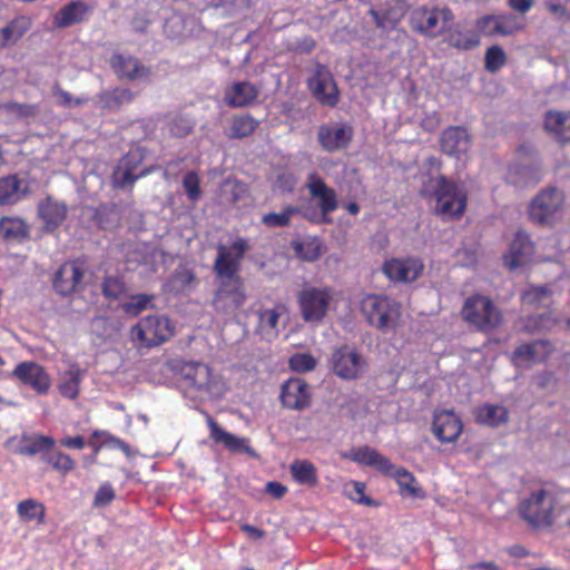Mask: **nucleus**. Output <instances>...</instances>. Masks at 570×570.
<instances>
[{"instance_id": "nucleus-11", "label": "nucleus", "mask_w": 570, "mask_h": 570, "mask_svg": "<svg viewBox=\"0 0 570 570\" xmlns=\"http://www.w3.org/2000/svg\"><path fill=\"white\" fill-rule=\"evenodd\" d=\"M331 363L333 372L346 381L357 380L367 367V362L362 354L347 344L333 351Z\"/></svg>"}, {"instance_id": "nucleus-49", "label": "nucleus", "mask_w": 570, "mask_h": 570, "mask_svg": "<svg viewBox=\"0 0 570 570\" xmlns=\"http://www.w3.org/2000/svg\"><path fill=\"white\" fill-rule=\"evenodd\" d=\"M297 213V207L288 205L282 210V213H268L263 215L262 223L272 228L286 227L291 224L292 217Z\"/></svg>"}, {"instance_id": "nucleus-35", "label": "nucleus", "mask_w": 570, "mask_h": 570, "mask_svg": "<svg viewBox=\"0 0 570 570\" xmlns=\"http://www.w3.org/2000/svg\"><path fill=\"white\" fill-rule=\"evenodd\" d=\"M475 421L479 424L498 428L509 421V412L502 405L485 403L475 409Z\"/></svg>"}, {"instance_id": "nucleus-1", "label": "nucleus", "mask_w": 570, "mask_h": 570, "mask_svg": "<svg viewBox=\"0 0 570 570\" xmlns=\"http://www.w3.org/2000/svg\"><path fill=\"white\" fill-rule=\"evenodd\" d=\"M216 248L213 271L220 279V284L215 292L213 304L218 313L230 315L240 309L247 299L239 271L250 245L246 238L236 237L229 246L218 244Z\"/></svg>"}, {"instance_id": "nucleus-7", "label": "nucleus", "mask_w": 570, "mask_h": 570, "mask_svg": "<svg viewBox=\"0 0 570 570\" xmlns=\"http://www.w3.org/2000/svg\"><path fill=\"white\" fill-rule=\"evenodd\" d=\"M556 503L552 492L539 489L520 502L519 514L534 528H547L553 523Z\"/></svg>"}, {"instance_id": "nucleus-8", "label": "nucleus", "mask_w": 570, "mask_h": 570, "mask_svg": "<svg viewBox=\"0 0 570 570\" xmlns=\"http://www.w3.org/2000/svg\"><path fill=\"white\" fill-rule=\"evenodd\" d=\"M564 194L557 187L541 189L531 200L528 214L529 219L540 226L551 225L562 212Z\"/></svg>"}, {"instance_id": "nucleus-55", "label": "nucleus", "mask_w": 570, "mask_h": 570, "mask_svg": "<svg viewBox=\"0 0 570 570\" xmlns=\"http://www.w3.org/2000/svg\"><path fill=\"white\" fill-rule=\"evenodd\" d=\"M478 31L485 37L500 36L497 14H488L476 20Z\"/></svg>"}, {"instance_id": "nucleus-58", "label": "nucleus", "mask_w": 570, "mask_h": 570, "mask_svg": "<svg viewBox=\"0 0 570 570\" xmlns=\"http://www.w3.org/2000/svg\"><path fill=\"white\" fill-rule=\"evenodd\" d=\"M543 4L550 14L570 19V0H543Z\"/></svg>"}, {"instance_id": "nucleus-20", "label": "nucleus", "mask_w": 570, "mask_h": 570, "mask_svg": "<svg viewBox=\"0 0 570 570\" xmlns=\"http://www.w3.org/2000/svg\"><path fill=\"white\" fill-rule=\"evenodd\" d=\"M534 254V244L523 230H518L508 252L503 255L504 265L513 271L531 262Z\"/></svg>"}, {"instance_id": "nucleus-53", "label": "nucleus", "mask_w": 570, "mask_h": 570, "mask_svg": "<svg viewBox=\"0 0 570 570\" xmlns=\"http://www.w3.org/2000/svg\"><path fill=\"white\" fill-rule=\"evenodd\" d=\"M289 367L297 373H306L316 367V358L307 353H296L288 361Z\"/></svg>"}, {"instance_id": "nucleus-64", "label": "nucleus", "mask_w": 570, "mask_h": 570, "mask_svg": "<svg viewBox=\"0 0 570 570\" xmlns=\"http://www.w3.org/2000/svg\"><path fill=\"white\" fill-rule=\"evenodd\" d=\"M266 492L275 499H281L286 494L287 488L281 482L269 481L266 483Z\"/></svg>"}, {"instance_id": "nucleus-32", "label": "nucleus", "mask_w": 570, "mask_h": 570, "mask_svg": "<svg viewBox=\"0 0 570 570\" xmlns=\"http://www.w3.org/2000/svg\"><path fill=\"white\" fill-rule=\"evenodd\" d=\"M31 28V21L28 17L19 16L9 21L3 28H0V49L17 43Z\"/></svg>"}, {"instance_id": "nucleus-31", "label": "nucleus", "mask_w": 570, "mask_h": 570, "mask_svg": "<svg viewBox=\"0 0 570 570\" xmlns=\"http://www.w3.org/2000/svg\"><path fill=\"white\" fill-rule=\"evenodd\" d=\"M55 445L56 441L51 436L41 434H22L17 452L21 455L33 456L36 454H41L42 456L45 453L52 451Z\"/></svg>"}, {"instance_id": "nucleus-60", "label": "nucleus", "mask_w": 570, "mask_h": 570, "mask_svg": "<svg viewBox=\"0 0 570 570\" xmlns=\"http://www.w3.org/2000/svg\"><path fill=\"white\" fill-rule=\"evenodd\" d=\"M196 282V275L191 269L181 268L173 275V283L178 289H186Z\"/></svg>"}, {"instance_id": "nucleus-43", "label": "nucleus", "mask_w": 570, "mask_h": 570, "mask_svg": "<svg viewBox=\"0 0 570 570\" xmlns=\"http://www.w3.org/2000/svg\"><path fill=\"white\" fill-rule=\"evenodd\" d=\"M127 297L128 301L121 304V309L129 316H138L144 311L155 307V294L139 293Z\"/></svg>"}, {"instance_id": "nucleus-14", "label": "nucleus", "mask_w": 570, "mask_h": 570, "mask_svg": "<svg viewBox=\"0 0 570 570\" xmlns=\"http://www.w3.org/2000/svg\"><path fill=\"white\" fill-rule=\"evenodd\" d=\"M353 137L354 129L346 122L324 124L317 130V141L327 153L346 149Z\"/></svg>"}, {"instance_id": "nucleus-41", "label": "nucleus", "mask_w": 570, "mask_h": 570, "mask_svg": "<svg viewBox=\"0 0 570 570\" xmlns=\"http://www.w3.org/2000/svg\"><path fill=\"white\" fill-rule=\"evenodd\" d=\"M522 331L528 334L551 331L558 323L551 312L530 315L521 320Z\"/></svg>"}, {"instance_id": "nucleus-30", "label": "nucleus", "mask_w": 570, "mask_h": 570, "mask_svg": "<svg viewBox=\"0 0 570 570\" xmlns=\"http://www.w3.org/2000/svg\"><path fill=\"white\" fill-rule=\"evenodd\" d=\"M350 458L353 462L365 466H373L381 473L389 472L392 468V463L386 456L382 455L377 450L368 445L353 449Z\"/></svg>"}, {"instance_id": "nucleus-28", "label": "nucleus", "mask_w": 570, "mask_h": 570, "mask_svg": "<svg viewBox=\"0 0 570 570\" xmlns=\"http://www.w3.org/2000/svg\"><path fill=\"white\" fill-rule=\"evenodd\" d=\"M28 193V185L17 174L0 178V206L17 204Z\"/></svg>"}, {"instance_id": "nucleus-5", "label": "nucleus", "mask_w": 570, "mask_h": 570, "mask_svg": "<svg viewBox=\"0 0 570 570\" xmlns=\"http://www.w3.org/2000/svg\"><path fill=\"white\" fill-rule=\"evenodd\" d=\"M174 335V326L168 317L153 314L140 318L130 328V340L138 350H149L161 345Z\"/></svg>"}, {"instance_id": "nucleus-40", "label": "nucleus", "mask_w": 570, "mask_h": 570, "mask_svg": "<svg viewBox=\"0 0 570 570\" xmlns=\"http://www.w3.org/2000/svg\"><path fill=\"white\" fill-rule=\"evenodd\" d=\"M279 316L275 308L259 311L257 331L263 338L271 341L277 337Z\"/></svg>"}, {"instance_id": "nucleus-48", "label": "nucleus", "mask_w": 570, "mask_h": 570, "mask_svg": "<svg viewBox=\"0 0 570 570\" xmlns=\"http://www.w3.org/2000/svg\"><path fill=\"white\" fill-rule=\"evenodd\" d=\"M508 57L502 47L491 46L484 53V68L487 71L495 73L505 66Z\"/></svg>"}, {"instance_id": "nucleus-13", "label": "nucleus", "mask_w": 570, "mask_h": 570, "mask_svg": "<svg viewBox=\"0 0 570 570\" xmlns=\"http://www.w3.org/2000/svg\"><path fill=\"white\" fill-rule=\"evenodd\" d=\"M306 188L309 196L317 200V206L322 214V223H332L330 214L338 208V199L335 189L330 187L325 180L316 173H309L307 176Z\"/></svg>"}, {"instance_id": "nucleus-22", "label": "nucleus", "mask_w": 570, "mask_h": 570, "mask_svg": "<svg viewBox=\"0 0 570 570\" xmlns=\"http://www.w3.org/2000/svg\"><path fill=\"white\" fill-rule=\"evenodd\" d=\"M308 88L313 96L322 104L334 107L338 102V89L328 71L320 67L315 75L308 79Z\"/></svg>"}, {"instance_id": "nucleus-17", "label": "nucleus", "mask_w": 570, "mask_h": 570, "mask_svg": "<svg viewBox=\"0 0 570 570\" xmlns=\"http://www.w3.org/2000/svg\"><path fill=\"white\" fill-rule=\"evenodd\" d=\"M279 399L288 410H305L312 403L311 387L305 380L291 377L282 384Z\"/></svg>"}, {"instance_id": "nucleus-34", "label": "nucleus", "mask_w": 570, "mask_h": 570, "mask_svg": "<svg viewBox=\"0 0 570 570\" xmlns=\"http://www.w3.org/2000/svg\"><path fill=\"white\" fill-rule=\"evenodd\" d=\"M0 236L7 242L21 243L30 237V227L20 217L3 216L0 218Z\"/></svg>"}, {"instance_id": "nucleus-16", "label": "nucleus", "mask_w": 570, "mask_h": 570, "mask_svg": "<svg viewBox=\"0 0 570 570\" xmlns=\"http://www.w3.org/2000/svg\"><path fill=\"white\" fill-rule=\"evenodd\" d=\"M12 376L38 394H47L51 387V377L46 368L32 361L17 364L12 371Z\"/></svg>"}, {"instance_id": "nucleus-59", "label": "nucleus", "mask_w": 570, "mask_h": 570, "mask_svg": "<svg viewBox=\"0 0 570 570\" xmlns=\"http://www.w3.org/2000/svg\"><path fill=\"white\" fill-rule=\"evenodd\" d=\"M115 497L111 483L106 482L98 488L94 498V505L97 508L106 507L115 500Z\"/></svg>"}, {"instance_id": "nucleus-63", "label": "nucleus", "mask_w": 570, "mask_h": 570, "mask_svg": "<svg viewBox=\"0 0 570 570\" xmlns=\"http://www.w3.org/2000/svg\"><path fill=\"white\" fill-rule=\"evenodd\" d=\"M226 186L230 187V202L233 204H236L239 200H242L247 194L246 185L239 180H227Z\"/></svg>"}, {"instance_id": "nucleus-25", "label": "nucleus", "mask_w": 570, "mask_h": 570, "mask_svg": "<svg viewBox=\"0 0 570 570\" xmlns=\"http://www.w3.org/2000/svg\"><path fill=\"white\" fill-rule=\"evenodd\" d=\"M140 159H135L131 154H127L114 169L111 175L112 185L116 188H125L130 186L132 189L135 183L150 173L149 169L142 170L140 174L135 175V170L138 167Z\"/></svg>"}, {"instance_id": "nucleus-15", "label": "nucleus", "mask_w": 570, "mask_h": 570, "mask_svg": "<svg viewBox=\"0 0 570 570\" xmlns=\"http://www.w3.org/2000/svg\"><path fill=\"white\" fill-rule=\"evenodd\" d=\"M382 269L394 283H411L422 275L424 264L417 257L391 258L384 262Z\"/></svg>"}, {"instance_id": "nucleus-57", "label": "nucleus", "mask_w": 570, "mask_h": 570, "mask_svg": "<svg viewBox=\"0 0 570 570\" xmlns=\"http://www.w3.org/2000/svg\"><path fill=\"white\" fill-rule=\"evenodd\" d=\"M185 23L179 14H173L164 23V32L169 39H178L184 33Z\"/></svg>"}, {"instance_id": "nucleus-18", "label": "nucleus", "mask_w": 570, "mask_h": 570, "mask_svg": "<svg viewBox=\"0 0 570 570\" xmlns=\"http://www.w3.org/2000/svg\"><path fill=\"white\" fill-rule=\"evenodd\" d=\"M206 423L209 429V438L216 444H222L230 453H246L250 458H257L258 454L249 445L247 438H239L230 432L224 430L217 421L207 414Z\"/></svg>"}, {"instance_id": "nucleus-26", "label": "nucleus", "mask_w": 570, "mask_h": 570, "mask_svg": "<svg viewBox=\"0 0 570 570\" xmlns=\"http://www.w3.org/2000/svg\"><path fill=\"white\" fill-rule=\"evenodd\" d=\"M259 95L258 88L249 81H237L226 89L225 102L232 108L253 105Z\"/></svg>"}, {"instance_id": "nucleus-2", "label": "nucleus", "mask_w": 570, "mask_h": 570, "mask_svg": "<svg viewBox=\"0 0 570 570\" xmlns=\"http://www.w3.org/2000/svg\"><path fill=\"white\" fill-rule=\"evenodd\" d=\"M169 368L195 391L209 397L220 399L228 390L223 375L214 371L203 362L173 358L168 362Z\"/></svg>"}, {"instance_id": "nucleus-27", "label": "nucleus", "mask_w": 570, "mask_h": 570, "mask_svg": "<svg viewBox=\"0 0 570 570\" xmlns=\"http://www.w3.org/2000/svg\"><path fill=\"white\" fill-rule=\"evenodd\" d=\"M543 127L560 144L570 142V111H547Z\"/></svg>"}, {"instance_id": "nucleus-42", "label": "nucleus", "mask_w": 570, "mask_h": 570, "mask_svg": "<svg viewBox=\"0 0 570 570\" xmlns=\"http://www.w3.org/2000/svg\"><path fill=\"white\" fill-rule=\"evenodd\" d=\"M452 24L450 23V28L446 29L450 46L463 50H470L479 46V36L473 30L452 29Z\"/></svg>"}, {"instance_id": "nucleus-12", "label": "nucleus", "mask_w": 570, "mask_h": 570, "mask_svg": "<svg viewBox=\"0 0 570 570\" xmlns=\"http://www.w3.org/2000/svg\"><path fill=\"white\" fill-rule=\"evenodd\" d=\"M83 278L85 268L80 262H65L53 275V291L61 297H68L83 289Z\"/></svg>"}, {"instance_id": "nucleus-45", "label": "nucleus", "mask_w": 570, "mask_h": 570, "mask_svg": "<svg viewBox=\"0 0 570 570\" xmlns=\"http://www.w3.org/2000/svg\"><path fill=\"white\" fill-rule=\"evenodd\" d=\"M551 289L543 286H530L521 294V302L533 308L547 306L551 302Z\"/></svg>"}, {"instance_id": "nucleus-29", "label": "nucleus", "mask_w": 570, "mask_h": 570, "mask_svg": "<svg viewBox=\"0 0 570 570\" xmlns=\"http://www.w3.org/2000/svg\"><path fill=\"white\" fill-rule=\"evenodd\" d=\"M90 8L82 1H71L63 6L53 17V24L67 28L86 20Z\"/></svg>"}, {"instance_id": "nucleus-62", "label": "nucleus", "mask_w": 570, "mask_h": 570, "mask_svg": "<svg viewBox=\"0 0 570 570\" xmlns=\"http://www.w3.org/2000/svg\"><path fill=\"white\" fill-rule=\"evenodd\" d=\"M53 94L59 98V102L65 107L80 106L88 101L86 97L73 98L68 91L61 89L58 85L55 87Z\"/></svg>"}, {"instance_id": "nucleus-6", "label": "nucleus", "mask_w": 570, "mask_h": 570, "mask_svg": "<svg viewBox=\"0 0 570 570\" xmlns=\"http://www.w3.org/2000/svg\"><path fill=\"white\" fill-rule=\"evenodd\" d=\"M461 316L464 322L483 333L494 331L503 321L501 311L492 299L479 294L465 299Z\"/></svg>"}, {"instance_id": "nucleus-39", "label": "nucleus", "mask_w": 570, "mask_h": 570, "mask_svg": "<svg viewBox=\"0 0 570 570\" xmlns=\"http://www.w3.org/2000/svg\"><path fill=\"white\" fill-rule=\"evenodd\" d=\"M289 472L299 484L315 487L318 482L316 468L307 460H295L289 466Z\"/></svg>"}, {"instance_id": "nucleus-46", "label": "nucleus", "mask_w": 570, "mask_h": 570, "mask_svg": "<svg viewBox=\"0 0 570 570\" xmlns=\"http://www.w3.org/2000/svg\"><path fill=\"white\" fill-rule=\"evenodd\" d=\"M41 460L51 465V468L59 472L62 476L67 475L76 466V462L69 454H66L61 451H55V449L45 453V455L41 456Z\"/></svg>"}, {"instance_id": "nucleus-21", "label": "nucleus", "mask_w": 570, "mask_h": 570, "mask_svg": "<svg viewBox=\"0 0 570 570\" xmlns=\"http://www.w3.org/2000/svg\"><path fill=\"white\" fill-rule=\"evenodd\" d=\"M110 67L119 79L130 81L149 78L151 69L134 56L114 53L110 58Z\"/></svg>"}, {"instance_id": "nucleus-44", "label": "nucleus", "mask_w": 570, "mask_h": 570, "mask_svg": "<svg viewBox=\"0 0 570 570\" xmlns=\"http://www.w3.org/2000/svg\"><path fill=\"white\" fill-rule=\"evenodd\" d=\"M101 293L109 301H120L128 296V288L124 277L118 275H107L101 282Z\"/></svg>"}, {"instance_id": "nucleus-38", "label": "nucleus", "mask_w": 570, "mask_h": 570, "mask_svg": "<svg viewBox=\"0 0 570 570\" xmlns=\"http://www.w3.org/2000/svg\"><path fill=\"white\" fill-rule=\"evenodd\" d=\"M17 514L22 522L35 521L37 524L46 522V507L35 499H24L17 504Z\"/></svg>"}, {"instance_id": "nucleus-3", "label": "nucleus", "mask_w": 570, "mask_h": 570, "mask_svg": "<svg viewBox=\"0 0 570 570\" xmlns=\"http://www.w3.org/2000/svg\"><path fill=\"white\" fill-rule=\"evenodd\" d=\"M360 311L366 323L382 334L395 333L402 324V304L385 294H366Z\"/></svg>"}, {"instance_id": "nucleus-4", "label": "nucleus", "mask_w": 570, "mask_h": 570, "mask_svg": "<svg viewBox=\"0 0 570 570\" xmlns=\"http://www.w3.org/2000/svg\"><path fill=\"white\" fill-rule=\"evenodd\" d=\"M435 213L444 219H460L468 205V191L462 183L440 175L432 193Z\"/></svg>"}, {"instance_id": "nucleus-61", "label": "nucleus", "mask_w": 570, "mask_h": 570, "mask_svg": "<svg viewBox=\"0 0 570 570\" xmlns=\"http://www.w3.org/2000/svg\"><path fill=\"white\" fill-rule=\"evenodd\" d=\"M297 185V178L293 173L278 174L275 187L282 193H293Z\"/></svg>"}, {"instance_id": "nucleus-23", "label": "nucleus", "mask_w": 570, "mask_h": 570, "mask_svg": "<svg viewBox=\"0 0 570 570\" xmlns=\"http://www.w3.org/2000/svg\"><path fill=\"white\" fill-rule=\"evenodd\" d=\"M68 215V207L65 202L47 196L38 204V216L43 222L46 232H53L60 227Z\"/></svg>"}, {"instance_id": "nucleus-24", "label": "nucleus", "mask_w": 570, "mask_h": 570, "mask_svg": "<svg viewBox=\"0 0 570 570\" xmlns=\"http://www.w3.org/2000/svg\"><path fill=\"white\" fill-rule=\"evenodd\" d=\"M470 135L462 126H450L443 130L440 138L441 150L453 157H460L470 148Z\"/></svg>"}, {"instance_id": "nucleus-9", "label": "nucleus", "mask_w": 570, "mask_h": 570, "mask_svg": "<svg viewBox=\"0 0 570 570\" xmlns=\"http://www.w3.org/2000/svg\"><path fill=\"white\" fill-rule=\"evenodd\" d=\"M333 289L328 286H307L297 295L301 316L305 322L320 323L326 316Z\"/></svg>"}, {"instance_id": "nucleus-56", "label": "nucleus", "mask_w": 570, "mask_h": 570, "mask_svg": "<svg viewBox=\"0 0 570 570\" xmlns=\"http://www.w3.org/2000/svg\"><path fill=\"white\" fill-rule=\"evenodd\" d=\"M499 33L502 37L511 36L519 31L522 26L512 14H497Z\"/></svg>"}, {"instance_id": "nucleus-52", "label": "nucleus", "mask_w": 570, "mask_h": 570, "mask_svg": "<svg viewBox=\"0 0 570 570\" xmlns=\"http://www.w3.org/2000/svg\"><path fill=\"white\" fill-rule=\"evenodd\" d=\"M195 124L187 117L176 116L168 122V131L173 137L183 138L191 134Z\"/></svg>"}, {"instance_id": "nucleus-50", "label": "nucleus", "mask_w": 570, "mask_h": 570, "mask_svg": "<svg viewBox=\"0 0 570 570\" xmlns=\"http://www.w3.org/2000/svg\"><path fill=\"white\" fill-rule=\"evenodd\" d=\"M382 473L386 476L395 479L400 488L407 490L413 495H416L417 492L420 491L419 488L413 487V483L415 482V476L405 468L395 466L394 464H392V468L389 470V472Z\"/></svg>"}, {"instance_id": "nucleus-36", "label": "nucleus", "mask_w": 570, "mask_h": 570, "mask_svg": "<svg viewBox=\"0 0 570 570\" xmlns=\"http://www.w3.org/2000/svg\"><path fill=\"white\" fill-rule=\"evenodd\" d=\"M259 121L250 114L234 115L229 120L226 136L230 139L247 138L258 128Z\"/></svg>"}, {"instance_id": "nucleus-47", "label": "nucleus", "mask_w": 570, "mask_h": 570, "mask_svg": "<svg viewBox=\"0 0 570 570\" xmlns=\"http://www.w3.org/2000/svg\"><path fill=\"white\" fill-rule=\"evenodd\" d=\"M547 343V341L540 340L519 345L511 355L513 364L518 366L532 364L538 355V346Z\"/></svg>"}, {"instance_id": "nucleus-19", "label": "nucleus", "mask_w": 570, "mask_h": 570, "mask_svg": "<svg viewBox=\"0 0 570 570\" xmlns=\"http://www.w3.org/2000/svg\"><path fill=\"white\" fill-rule=\"evenodd\" d=\"M463 430L460 416L452 410H436L433 414L432 432L441 443H452Z\"/></svg>"}, {"instance_id": "nucleus-33", "label": "nucleus", "mask_w": 570, "mask_h": 570, "mask_svg": "<svg viewBox=\"0 0 570 570\" xmlns=\"http://www.w3.org/2000/svg\"><path fill=\"white\" fill-rule=\"evenodd\" d=\"M82 377L83 371L77 364H71L59 377L57 384L59 393L66 399L76 400L80 393Z\"/></svg>"}, {"instance_id": "nucleus-37", "label": "nucleus", "mask_w": 570, "mask_h": 570, "mask_svg": "<svg viewBox=\"0 0 570 570\" xmlns=\"http://www.w3.org/2000/svg\"><path fill=\"white\" fill-rule=\"evenodd\" d=\"M100 108L102 110H118L124 105L130 104L135 94L128 88H115L112 90L102 91L99 96Z\"/></svg>"}, {"instance_id": "nucleus-10", "label": "nucleus", "mask_w": 570, "mask_h": 570, "mask_svg": "<svg viewBox=\"0 0 570 570\" xmlns=\"http://www.w3.org/2000/svg\"><path fill=\"white\" fill-rule=\"evenodd\" d=\"M454 14L449 8L443 9H415L411 14V26L414 30L429 37H436L450 28Z\"/></svg>"}, {"instance_id": "nucleus-54", "label": "nucleus", "mask_w": 570, "mask_h": 570, "mask_svg": "<svg viewBox=\"0 0 570 570\" xmlns=\"http://www.w3.org/2000/svg\"><path fill=\"white\" fill-rule=\"evenodd\" d=\"M183 187L189 200L196 202L200 198V178L196 171H188L184 176Z\"/></svg>"}, {"instance_id": "nucleus-51", "label": "nucleus", "mask_w": 570, "mask_h": 570, "mask_svg": "<svg viewBox=\"0 0 570 570\" xmlns=\"http://www.w3.org/2000/svg\"><path fill=\"white\" fill-rule=\"evenodd\" d=\"M365 483L353 480L344 485V492L352 501L366 507L379 505L374 500L365 494Z\"/></svg>"}]
</instances>
